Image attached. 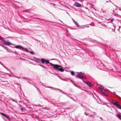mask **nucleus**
<instances>
[{
	"instance_id": "obj_1",
	"label": "nucleus",
	"mask_w": 121,
	"mask_h": 121,
	"mask_svg": "<svg viewBox=\"0 0 121 121\" xmlns=\"http://www.w3.org/2000/svg\"><path fill=\"white\" fill-rule=\"evenodd\" d=\"M50 65L52 66L57 71H60L61 72H63L64 69L62 68H59L60 67H61V66L57 65H54L51 63H50Z\"/></svg>"
},
{
	"instance_id": "obj_2",
	"label": "nucleus",
	"mask_w": 121,
	"mask_h": 121,
	"mask_svg": "<svg viewBox=\"0 0 121 121\" xmlns=\"http://www.w3.org/2000/svg\"><path fill=\"white\" fill-rule=\"evenodd\" d=\"M41 61L43 63H45L46 64L50 63L49 60H45L43 58H42L41 59Z\"/></svg>"
},
{
	"instance_id": "obj_3",
	"label": "nucleus",
	"mask_w": 121,
	"mask_h": 121,
	"mask_svg": "<svg viewBox=\"0 0 121 121\" xmlns=\"http://www.w3.org/2000/svg\"><path fill=\"white\" fill-rule=\"evenodd\" d=\"M3 43L5 45H11L12 44L9 41H7L4 40H3Z\"/></svg>"
},
{
	"instance_id": "obj_4",
	"label": "nucleus",
	"mask_w": 121,
	"mask_h": 121,
	"mask_svg": "<svg viewBox=\"0 0 121 121\" xmlns=\"http://www.w3.org/2000/svg\"><path fill=\"white\" fill-rule=\"evenodd\" d=\"M0 113L2 115L4 116V117L7 118V119L9 120L10 119V118L9 117L8 115H7L6 114L1 112H0Z\"/></svg>"
},
{
	"instance_id": "obj_5",
	"label": "nucleus",
	"mask_w": 121,
	"mask_h": 121,
	"mask_svg": "<svg viewBox=\"0 0 121 121\" xmlns=\"http://www.w3.org/2000/svg\"><path fill=\"white\" fill-rule=\"evenodd\" d=\"M74 5L76 7H82V5L78 2H76L74 3Z\"/></svg>"
},
{
	"instance_id": "obj_6",
	"label": "nucleus",
	"mask_w": 121,
	"mask_h": 121,
	"mask_svg": "<svg viewBox=\"0 0 121 121\" xmlns=\"http://www.w3.org/2000/svg\"><path fill=\"white\" fill-rule=\"evenodd\" d=\"M86 84L90 87H91V83L89 82H84Z\"/></svg>"
},
{
	"instance_id": "obj_7",
	"label": "nucleus",
	"mask_w": 121,
	"mask_h": 121,
	"mask_svg": "<svg viewBox=\"0 0 121 121\" xmlns=\"http://www.w3.org/2000/svg\"><path fill=\"white\" fill-rule=\"evenodd\" d=\"M16 48H17L19 49H22V47L21 46L17 45L16 46Z\"/></svg>"
},
{
	"instance_id": "obj_8",
	"label": "nucleus",
	"mask_w": 121,
	"mask_h": 121,
	"mask_svg": "<svg viewBox=\"0 0 121 121\" xmlns=\"http://www.w3.org/2000/svg\"><path fill=\"white\" fill-rule=\"evenodd\" d=\"M116 116L120 120H121V115L120 114H117L116 115Z\"/></svg>"
},
{
	"instance_id": "obj_9",
	"label": "nucleus",
	"mask_w": 121,
	"mask_h": 121,
	"mask_svg": "<svg viewBox=\"0 0 121 121\" xmlns=\"http://www.w3.org/2000/svg\"><path fill=\"white\" fill-rule=\"evenodd\" d=\"M85 74V73L84 72H81L79 73V74H78L77 75V76H80V75H81L82 74Z\"/></svg>"
},
{
	"instance_id": "obj_10",
	"label": "nucleus",
	"mask_w": 121,
	"mask_h": 121,
	"mask_svg": "<svg viewBox=\"0 0 121 121\" xmlns=\"http://www.w3.org/2000/svg\"><path fill=\"white\" fill-rule=\"evenodd\" d=\"M76 78H78L82 79L84 78L83 76H76Z\"/></svg>"
},
{
	"instance_id": "obj_11",
	"label": "nucleus",
	"mask_w": 121,
	"mask_h": 121,
	"mask_svg": "<svg viewBox=\"0 0 121 121\" xmlns=\"http://www.w3.org/2000/svg\"><path fill=\"white\" fill-rule=\"evenodd\" d=\"M74 23L77 26V27H78L79 26L77 22L75 21H74Z\"/></svg>"
},
{
	"instance_id": "obj_12",
	"label": "nucleus",
	"mask_w": 121,
	"mask_h": 121,
	"mask_svg": "<svg viewBox=\"0 0 121 121\" xmlns=\"http://www.w3.org/2000/svg\"><path fill=\"white\" fill-rule=\"evenodd\" d=\"M112 103L114 105L116 106H117L118 105V103L117 102H112Z\"/></svg>"
},
{
	"instance_id": "obj_13",
	"label": "nucleus",
	"mask_w": 121,
	"mask_h": 121,
	"mask_svg": "<svg viewBox=\"0 0 121 121\" xmlns=\"http://www.w3.org/2000/svg\"><path fill=\"white\" fill-rule=\"evenodd\" d=\"M112 103L114 105L116 106H117L118 105V103L117 102H112Z\"/></svg>"
},
{
	"instance_id": "obj_14",
	"label": "nucleus",
	"mask_w": 121,
	"mask_h": 121,
	"mask_svg": "<svg viewBox=\"0 0 121 121\" xmlns=\"http://www.w3.org/2000/svg\"><path fill=\"white\" fill-rule=\"evenodd\" d=\"M100 87H98V88L99 89H100L101 90H103L104 89V87H103L102 86H100Z\"/></svg>"
},
{
	"instance_id": "obj_15",
	"label": "nucleus",
	"mask_w": 121,
	"mask_h": 121,
	"mask_svg": "<svg viewBox=\"0 0 121 121\" xmlns=\"http://www.w3.org/2000/svg\"><path fill=\"white\" fill-rule=\"evenodd\" d=\"M71 74L72 75H74V73L73 71H72L71 72Z\"/></svg>"
},
{
	"instance_id": "obj_16",
	"label": "nucleus",
	"mask_w": 121,
	"mask_h": 121,
	"mask_svg": "<svg viewBox=\"0 0 121 121\" xmlns=\"http://www.w3.org/2000/svg\"><path fill=\"white\" fill-rule=\"evenodd\" d=\"M117 107L121 109V106H119V104H118Z\"/></svg>"
},
{
	"instance_id": "obj_17",
	"label": "nucleus",
	"mask_w": 121,
	"mask_h": 121,
	"mask_svg": "<svg viewBox=\"0 0 121 121\" xmlns=\"http://www.w3.org/2000/svg\"><path fill=\"white\" fill-rule=\"evenodd\" d=\"M102 94L103 95H104L105 96H107L108 95L107 94H105L104 93L102 92Z\"/></svg>"
},
{
	"instance_id": "obj_18",
	"label": "nucleus",
	"mask_w": 121,
	"mask_h": 121,
	"mask_svg": "<svg viewBox=\"0 0 121 121\" xmlns=\"http://www.w3.org/2000/svg\"><path fill=\"white\" fill-rule=\"evenodd\" d=\"M25 109L24 108H21V110L22 111H25Z\"/></svg>"
},
{
	"instance_id": "obj_19",
	"label": "nucleus",
	"mask_w": 121,
	"mask_h": 121,
	"mask_svg": "<svg viewBox=\"0 0 121 121\" xmlns=\"http://www.w3.org/2000/svg\"><path fill=\"white\" fill-rule=\"evenodd\" d=\"M89 116L90 117H92L93 118V119H94V117L92 115H90Z\"/></svg>"
},
{
	"instance_id": "obj_20",
	"label": "nucleus",
	"mask_w": 121,
	"mask_h": 121,
	"mask_svg": "<svg viewBox=\"0 0 121 121\" xmlns=\"http://www.w3.org/2000/svg\"><path fill=\"white\" fill-rule=\"evenodd\" d=\"M30 52L32 54H34V53L33 52Z\"/></svg>"
},
{
	"instance_id": "obj_21",
	"label": "nucleus",
	"mask_w": 121,
	"mask_h": 121,
	"mask_svg": "<svg viewBox=\"0 0 121 121\" xmlns=\"http://www.w3.org/2000/svg\"><path fill=\"white\" fill-rule=\"evenodd\" d=\"M85 114L86 115H88V113H87L86 112H85Z\"/></svg>"
},
{
	"instance_id": "obj_22",
	"label": "nucleus",
	"mask_w": 121,
	"mask_h": 121,
	"mask_svg": "<svg viewBox=\"0 0 121 121\" xmlns=\"http://www.w3.org/2000/svg\"><path fill=\"white\" fill-rule=\"evenodd\" d=\"M109 20H110L111 22H112L113 21V19H109Z\"/></svg>"
},
{
	"instance_id": "obj_23",
	"label": "nucleus",
	"mask_w": 121,
	"mask_h": 121,
	"mask_svg": "<svg viewBox=\"0 0 121 121\" xmlns=\"http://www.w3.org/2000/svg\"><path fill=\"white\" fill-rule=\"evenodd\" d=\"M24 49H25V50L26 51H28V49H26V48H24Z\"/></svg>"
},
{
	"instance_id": "obj_24",
	"label": "nucleus",
	"mask_w": 121,
	"mask_h": 121,
	"mask_svg": "<svg viewBox=\"0 0 121 121\" xmlns=\"http://www.w3.org/2000/svg\"><path fill=\"white\" fill-rule=\"evenodd\" d=\"M101 119H102V118H101Z\"/></svg>"
}]
</instances>
